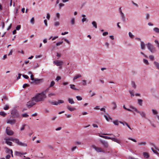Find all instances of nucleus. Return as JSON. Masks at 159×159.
I'll list each match as a JSON object with an SVG mask.
<instances>
[{"mask_svg": "<svg viewBox=\"0 0 159 159\" xmlns=\"http://www.w3.org/2000/svg\"><path fill=\"white\" fill-rule=\"evenodd\" d=\"M46 97L45 94H43V93H38L35 97H33L32 100H34L36 102L43 101Z\"/></svg>", "mask_w": 159, "mask_h": 159, "instance_id": "f257e3e1", "label": "nucleus"}, {"mask_svg": "<svg viewBox=\"0 0 159 159\" xmlns=\"http://www.w3.org/2000/svg\"><path fill=\"white\" fill-rule=\"evenodd\" d=\"M11 141H12L14 142L17 143L18 145L26 147L27 146V144L26 143H22L20 142L19 139H16L13 137H11Z\"/></svg>", "mask_w": 159, "mask_h": 159, "instance_id": "f03ea898", "label": "nucleus"}, {"mask_svg": "<svg viewBox=\"0 0 159 159\" xmlns=\"http://www.w3.org/2000/svg\"><path fill=\"white\" fill-rule=\"evenodd\" d=\"M148 49L152 52L154 53L156 52V49L154 45L148 43L146 44Z\"/></svg>", "mask_w": 159, "mask_h": 159, "instance_id": "7ed1b4c3", "label": "nucleus"}, {"mask_svg": "<svg viewBox=\"0 0 159 159\" xmlns=\"http://www.w3.org/2000/svg\"><path fill=\"white\" fill-rule=\"evenodd\" d=\"M130 108L134 109L137 113L139 114L142 117L144 118L146 117V114L144 112L139 111L136 108L132 106H130Z\"/></svg>", "mask_w": 159, "mask_h": 159, "instance_id": "20e7f679", "label": "nucleus"}, {"mask_svg": "<svg viewBox=\"0 0 159 159\" xmlns=\"http://www.w3.org/2000/svg\"><path fill=\"white\" fill-rule=\"evenodd\" d=\"M43 82V79H39L35 78V80L30 82L31 84H41Z\"/></svg>", "mask_w": 159, "mask_h": 159, "instance_id": "39448f33", "label": "nucleus"}, {"mask_svg": "<svg viewBox=\"0 0 159 159\" xmlns=\"http://www.w3.org/2000/svg\"><path fill=\"white\" fill-rule=\"evenodd\" d=\"M11 114L12 115V116L14 117H19V114L18 113L17 110L14 109L12 110Z\"/></svg>", "mask_w": 159, "mask_h": 159, "instance_id": "423d86ee", "label": "nucleus"}, {"mask_svg": "<svg viewBox=\"0 0 159 159\" xmlns=\"http://www.w3.org/2000/svg\"><path fill=\"white\" fill-rule=\"evenodd\" d=\"M35 103L32 101H30L27 102L26 104L27 107L29 108H30L32 107L35 104Z\"/></svg>", "mask_w": 159, "mask_h": 159, "instance_id": "0eeeda50", "label": "nucleus"}, {"mask_svg": "<svg viewBox=\"0 0 159 159\" xmlns=\"http://www.w3.org/2000/svg\"><path fill=\"white\" fill-rule=\"evenodd\" d=\"M92 147L98 152H104V151L100 148L96 147L95 145H92Z\"/></svg>", "mask_w": 159, "mask_h": 159, "instance_id": "6e6552de", "label": "nucleus"}, {"mask_svg": "<svg viewBox=\"0 0 159 159\" xmlns=\"http://www.w3.org/2000/svg\"><path fill=\"white\" fill-rule=\"evenodd\" d=\"M53 63L57 66H60L63 64V62L62 61L56 60L54 61Z\"/></svg>", "mask_w": 159, "mask_h": 159, "instance_id": "1a4fd4ad", "label": "nucleus"}, {"mask_svg": "<svg viewBox=\"0 0 159 159\" xmlns=\"http://www.w3.org/2000/svg\"><path fill=\"white\" fill-rule=\"evenodd\" d=\"M101 143L102 144L105 148H107L108 147V144L107 142L103 140H101Z\"/></svg>", "mask_w": 159, "mask_h": 159, "instance_id": "9d476101", "label": "nucleus"}, {"mask_svg": "<svg viewBox=\"0 0 159 159\" xmlns=\"http://www.w3.org/2000/svg\"><path fill=\"white\" fill-rule=\"evenodd\" d=\"M140 46L141 49L144 50L145 49V44L143 42L141 41Z\"/></svg>", "mask_w": 159, "mask_h": 159, "instance_id": "9b49d317", "label": "nucleus"}, {"mask_svg": "<svg viewBox=\"0 0 159 159\" xmlns=\"http://www.w3.org/2000/svg\"><path fill=\"white\" fill-rule=\"evenodd\" d=\"M111 140H112L113 141L116 142L119 144H120L121 143V142L117 138H111Z\"/></svg>", "mask_w": 159, "mask_h": 159, "instance_id": "f8f14e48", "label": "nucleus"}, {"mask_svg": "<svg viewBox=\"0 0 159 159\" xmlns=\"http://www.w3.org/2000/svg\"><path fill=\"white\" fill-rule=\"evenodd\" d=\"M67 109L69 111H72L75 110V108L72 107L70 105H68L67 106Z\"/></svg>", "mask_w": 159, "mask_h": 159, "instance_id": "ddd939ff", "label": "nucleus"}, {"mask_svg": "<svg viewBox=\"0 0 159 159\" xmlns=\"http://www.w3.org/2000/svg\"><path fill=\"white\" fill-rule=\"evenodd\" d=\"M143 156L144 157L146 158H149L150 156L149 154L147 152H143Z\"/></svg>", "mask_w": 159, "mask_h": 159, "instance_id": "4468645a", "label": "nucleus"}, {"mask_svg": "<svg viewBox=\"0 0 159 159\" xmlns=\"http://www.w3.org/2000/svg\"><path fill=\"white\" fill-rule=\"evenodd\" d=\"M70 88L74 90H79V89L76 88L74 84H70Z\"/></svg>", "mask_w": 159, "mask_h": 159, "instance_id": "2eb2a0df", "label": "nucleus"}, {"mask_svg": "<svg viewBox=\"0 0 159 159\" xmlns=\"http://www.w3.org/2000/svg\"><path fill=\"white\" fill-rule=\"evenodd\" d=\"M6 131L7 134L9 135H10V128L9 127H7V128Z\"/></svg>", "mask_w": 159, "mask_h": 159, "instance_id": "dca6fc26", "label": "nucleus"}, {"mask_svg": "<svg viewBox=\"0 0 159 159\" xmlns=\"http://www.w3.org/2000/svg\"><path fill=\"white\" fill-rule=\"evenodd\" d=\"M5 140H6V143L10 145V138H6Z\"/></svg>", "mask_w": 159, "mask_h": 159, "instance_id": "f3484780", "label": "nucleus"}, {"mask_svg": "<svg viewBox=\"0 0 159 159\" xmlns=\"http://www.w3.org/2000/svg\"><path fill=\"white\" fill-rule=\"evenodd\" d=\"M120 15H121V16L122 18V20L123 21V22H124V23H125L126 21V20H125L126 18H125V16L124 14H121Z\"/></svg>", "mask_w": 159, "mask_h": 159, "instance_id": "a211bd4d", "label": "nucleus"}, {"mask_svg": "<svg viewBox=\"0 0 159 159\" xmlns=\"http://www.w3.org/2000/svg\"><path fill=\"white\" fill-rule=\"evenodd\" d=\"M48 102L51 103L52 104L54 105H57L59 104L58 102H52L50 100L48 101Z\"/></svg>", "mask_w": 159, "mask_h": 159, "instance_id": "6ab92c4d", "label": "nucleus"}, {"mask_svg": "<svg viewBox=\"0 0 159 159\" xmlns=\"http://www.w3.org/2000/svg\"><path fill=\"white\" fill-rule=\"evenodd\" d=\"M68 101L71 104H73L75 103L73 99L72 98H69L68 99Z\"/></svg>", "mask_w": 159, "mask_h": 159, "instance_id": "aec40b11", "label": "nucleus"}, {"mask_svg": "<svg viewBox=\"0 0 159 159\" xmlns=\"http://www.w3.org/2000/svg\"><path fill=\"white\" fill-rule=\"evenodd\" d=\"M154 63L157 67V68L159 70V63L156 61H154Z\"/></svg>", "mask_w": 159, "mask_h": 159, "instance_id": "412c9836", "label": "nucleus"}, {"mask_svg": "<svg viewBox=\"0 0 159 159\" xmlns=\"http://www.w3.org/2000/svg\"><path fill=\"white\" fill-rule=\"evenodd\" d=\"M81 77V75L78 74L74 77L73 79V80L74 81L75 80H76L77 79H78V78Z\"/></svg>", "mask_w": 159, "mask_h": 159, "instance_id": "4be33fe9", "label": "nucleus"}, {"mask_svg": "<svg viewBox=\"0 0 159 159\" xmlns=\"http://www.w3.org/2000/svg\"><path fill=\"white\" fill-rule=\"evenodd\" d=\"M92 24L95 28H97V23L95 21H93L92 23Z\"/></svg>", "mask_w": 159, "mask_h": 159, "instance_id": "5701e85b", "label": "nucleus"}, {"mask_svg": "<svg viewBox=\"0 0 159 159\" xmlns=\"http://www.w3.org/2000/svg\"><path fill=\"white\" fill-rule=\"evenodd\" d=\"M15 155L17 156H22V152L16 151L15 152Z\"/></svg>", "mask_w": 159, "mask_h": 159, "instance_id": "b1692460", "label": "nucleus"}, {"mask_svg": "<svg viewBox=\"0 0 159 159\" xmlns=\"http://www.w3.org/2000/svg\"><path fill=\"white\" fill-rule=\"evenodd\" d=\"M7 114L4 112V111H2L0 112V115L3 117H5L6 115Z\"/></svg>", "mask_w": 159, "mask_h": 159, "instance_id": "393cba45", "label": "nucleus"}, {"mask_svg": "<svg viewBox=\"0 0 159 159\" xmlns=\"http://www.w3.org/2000/svg\"><path fill=\"white\" fill-rule=\"evenodd\" d=\"M151 149L154 153L156 154L158 156H159V153L157 151L154 150L153 148H152Z\"/></svg>", "mask_w": 159, "mask_h": 159, "instance_id": "a878e982", "label": "nucleus"}, {"mask_svg": "<svg viewBox=\"0 0 159 159\" xmlns=\"http://www.w3.org/2000/svg\"><path fill=\"white\" fill-rule=\"evenodd\" d=\"M25 126H27L28 128L29 129H30V127L29 126L27 125L26 124H24V125H23V126L20 129V130L21 131H22L23 130H24L25 129Z\"/></svg>", "mask_w": 159, "mask_h": 159, "instance_id": "bb28decb", "label": "nucleus"}, {"mask_svg": "<svg viewBox=\"0 0 159 159\" xmlns=\"http://www.w3.org/2000/svg\"><path fill=\"white\" fill-rule=\"evenodd\" d=\"M153 30L156 33H159V28L157 27H155L154 28Z\"/></svg>", "mask_w": 159, "mask_h": 159, "instance_id": "cd10ccee", "label": "nucleus"}, {"mask_svg": "<svg viewBox=\"0 0 159 159\" xmlns=\"http://www.w3.org/2000/svg\"><path fill=\"white\" fill-rule=\"evenodd\" d=\"M23 117L27 118L29 116V115H28L27 113H25L24 114H23L21 115Z\"/></svg>", "mask_w": 159, "mask_h": 159, "instance_id": "c85d7f7f", "label": "nucleus"}, {"mask_svg": "<svg viewBox=\"0 0 159 159\" xmlns=\"http://www.w3.org/2000/svg\"><path fill=\"white\" fill-rule=\"evenodd\" d=\"M131 85L133 87L134 89H136V86L135 84V83L134 81H131Z\"/></svg>", "mask_w": 159, "mask_h": 159, "instance_id": "c756f323", "label": "nucleus"}, {"mask_svg": "<svg viewBox=\"0 0 159 159\" xmlns=\"http://www.w3.org/2000/svg\"><path fill=\"white\" fill-rule=\"evenodd\" d=\"M112 104L114 105V107L113 108V110L116 109L117 108V105H116V102H113L112 103Z\"/></svg>", "mask_w": 159, "mask_h": 159, "instance_id": "7c9ffc66", "label": "nucleus"}, {"mask_svg": "<svg viewBox=\"0 0 159 159\" xmlns=\"http://www.w3.org/2000/svg\"><path fill=\"white\" fill-rule=\"evenodd\" d=\"M75 19L74 18H73L71 19V23L72 25H73L75 24Z\"/></svg>", "mask_w": 159, "mask_h": 159, "instance_id": "2f4dec72", "label": "nucleus"}, {"mask_svg": "<svg viewBox=\"0 0 159 159\" xmlns=\"http://www.w3.org/2000/svg\"><path fill=\"white\" fill-rule=\"evenodd\" d=\"M143 100L141 99H139L138 100V103L140 106L142 105Z\"/></svg>", "mask_w": 159, "mask_h": 159, "instance_id": "473e14b6", "label": "nucleus"}, {"mask_svg": "<svg viewBox=\"0 0 159 159\" xmlns=\"http://www.w3.org/2000/svg\"><path fill=\"white\" fill-rule=\"evenodd\" d=\"M123 108H124L125 109V110H127V111H130V112H133V111H132V110H131V109H128V108H126L125 107V105H124L123 106Z\"/></svg>", "mask_w": 159, "mask_h": 159, "instance_id": "72a5a7b5", "label": "nucleus"}, {"mask_svg": "<svg viewBox=\"0 0 159 159\" xmlns=\"http://www.w3.org/2000/svg\"><path fill=\"white\" fill-rule=\"evenodd\" d=\"M146 143L145 142H139L138 143V145H146Z\"/></svg>", "mask_w": 159, "mask_h": 159, "instance_id": "f704fd0d", "label": "nucleus"}, {"mask_svg": "<svg viewBox=\"0 0 159 159\" xmlns=\"http://www.w3.org/2000/svg\"><path fill=\"white\" fill-rule=\"evenodd\" d=\"M143 62L146 65H148L149 64V63L148 62V60L145 59H143Z\"/></svg>", "mask_w": 159, "mask_h": 159, "instance_id": "c9c22d12", "label": "nucleus"}, {"mask_svg": "<svg viewBox=\"0 0 159 159\" xmlns=\"http://www.w3.org/2000/svg\"><path fill=\"white\" fill-rule=\"evenodd\" d=\"M30 22L32 24H34V17H33L31 18L30 20Z\"/></svg>", "mask_w": 159, "mask_h": 159, "instance_id": "e433bc0d", "label": "nucleus"}, {"mask_svg": "<svg viewBox=\"0 0 159 159\" xmlns=\"http://www.w3.org/2000/svg\"><path fill=\"white\" fill-rule=\"evenodd\" d=\"M119 121L118 120H114L113 123L115 125H119Z\"/></svg>", "mask_w": 159, "mask_h": 159, "instance_id": "4c0bfd02", "label": "nucleus"}, {"mask_svg": "<svg viewBox=\"0 0 159 159\" xmlns=\"http://www.w3.org/2000/svg\"><path fill=\"white\" fill-rule=\"evenodd\" d=\"M129 37L131 38H133L134 37V35L132 34L131 32H129Z\"/></svg>", "mask_w": 159, "mask_h": 159, "instance_id": "58836bf2", "label": "nucleus"}, {"mask_svg": "<svg viewBox=\"0 0 159 159\" xmlns=\"http://www.w3.org/2000/svg\"><path fill=\"white\" fill-rule=\"evenodd\" d=\"M146 20H148L150 18L149 14L148 13H147L146 14Z\"/></svg>", "mask_w": 159, "mask_h": 159, "instance_id": "ea45409f", "label": "nucleus"}, {"mask_svg": "<svg viewBox=\"0 0 159 159\" xmlns=\"http://www.w3.org/2000/svg\"><path fill=\"white\" fill-rule=\"evenodd\" d=\"M16 121L14 119L11 120V125H13L16 123Z\"/></svg>", "mask_w": 159, "mask_h": 159, "instance_id": "a19ab883", "label": "nucleus"}, {"mask_svg": "<svg viewBox=\"0 0 159 159\" xmlns=\"http://www.w3.org/2000/svg\"><path fill=\"white\" fill-rule=\"evenodd\" d=\"M19 8V7H17L16 8L15 11V13L16 15H18V10Z\"/></svg>", "mask_w": 159, "mask_h": 159, "instance_id": "79ce46f5", "label": "nucleus"}, {"mask_svg": "<svg viewBox=\"0 0 159 159\" xmlns=\"http://www.w3.org/2000/svg\"><path fill=\"white\" fill-rule=\"evenodd\" d=\"M63 43V41L62 40L61 41L58 42L56 43V46H58L61 44Z\"/></svg>", "mask_w": 159, "mask_h": 159, "instance_id": "37998d69", "label": "nucleus"}, {"mask_svg": "<svg viewBox=\"0 0 159 159\" xmlns=\"http://www.w3.org/2000/svg\"><path fill=\"white\" fill-rule=\"evenodd\" d=\"M9 106L8 105H6L4 107L3 109L5 110H7L9 109Z\"/></svg>", "mask_w": 159, "mask_h": 159, "instance_id": "c03bdc74", "label": "nucleus"}, {"mask_svg": "<svg viewBox=\"0 0 159 159\" xmlns=\"http://www.w3.org/2000/svg\"><path fill=\"white\" fill-rule=\"evenodd\" d=\"M149 58L152 60L153 61L154 59V57L152 55H150L149 56Z\"/></svg>", "mask_w": 159, "mask_h": 159, "instance_id": "a18cd8bd", "label": "nucleus"}, {"mask_svg": "<svg viewBox=\"0 0 159 159\" xmlns=\"http://www.w3.org/2000/svg\"><path fill=\"white\" fill-rule=\"evenodd\" d=\"M54 26H57L60 25V23L58 21L55 22L54 24Z\"/></svg>", "mask_w": 159, "mask_h": 159, "instance_id": "49530a36", "label": "nucleus"}, {"mask_svg": "<svg viewBox=\"0 0 159 159\" xmlns=\"http://www.w3.org/2000/svg\"><path fill=\"white\" fill-rule=\"evenodd\" d=\"M76 98L78 101H80L82 100V98L79 96H77Z\"/></svg>", "mask_w": 159, "mask_h": 159, "instance_id": "de8ad7c7", "label": "nucleus"}, {"mask_svg": "<svg viewBox=\"0 0 159 159\" xmlns=\"http://www.w3.org/2000/svg\"><path fill=\"white\" fill-rule=\"evenodd\" d=\"M152 112L153 113L154 115H157V114L158 113H157V111L156 110H155L154 109H152Z\"/></svg>", "mask_w": 159, "mask_h": 159, "instance_id": "09e8293b", "label": "nucleus"}, {"mask_svg": "<svg viewBox=\"0 0 159 159\" xmlns=\"http://www.w3.org/2000/svg\"><path fill=\"white\" fill-rule=\"evenodd\" d=\"M31 79L32 80L34 81L35 80V78L34 77V75L31 74L30 75Z\"/></svg>", "mask_w": 159, "mask_h": 159, "instance_id": "8fccbe9b", "label": "nucleus"}, {"mask_svg": "<svg viewBox=\"0 0 159 159\" xmlns=\"http://www.w3.org/2000/svg\"><path fill=\"white\" fill-rule=\"evenodd\" d=\"M64 4L62 3H60L59 4V8L61 9L62 7H63L64 6Z\"/></svg>", "mask_w": 159, "mask_h": 159, "instance_id": "3c124183", "label": "nucleus"}, {"mask_svg": "<svg viewBox=\"0 0 159 159\" xmlns=\"http://www.w3.org/2000/svg\"><path fill=\"white\" fill-rule=\"evenodd\" d=\"M55 84V82L54 81H52L51 82V84L50 85V87L53 86Z\"/></svg>", "mask_w": 159, "mask_h": 159, "instance_id": "603ef678", "label": "nucleus"}, {"mask_svg": "<svg viewBox=\"0 0 159 159\" xmlns=\"http://www.w3.org/2000/svg\"><path fill=\"white\" fill-rule=\"evenodd\" d=\"M48 90H49V89H46L45 90L43 91L42 93H43V94L46 95V93L48 92Z\"/></svg>", "mask_w": 159, "mask_h": 159, "instance_id": "864d4df0", "label": "nucleus"}, {"mask_svg": "<svg viewBox=\"0 0 159 159\" xmlns=\"http://www.w3.org/2000/svg\"><path fill=\"white\" fill-rule=\"evenodd\" d=\"M50 14L49 13H48L47 14V16H46V18H47V19L48 20H49L50 19Z\"/></svg>", "mask_w": 159, "mask_h": 159, "instance_id": "5fc2aeb1", "label": "nucleus"}, {"mask_svg": "<svg viewBox=\"0 0 159 159\" xmlns=\"http://www.w3.org/2000/svg\"><path fill=\"white\" fill-rule=\"evenodd\" d=\"M83 84L84 85H86V80H83L82 81Z\"/></svg>", "mask_w": 159, "mask_h": 159, "instance_id": "6e6d98bb", "label": "nucleus"}, {"mask_svg": "<svg viewBox=\"0 0 159 159\" xmlns=\"http://www.w3.org/2000/svg\"><path fill=\"white\" fill-rule=\"evenodd\" d=\"M21 28V26L20 25H18L16 27V30H20V29Z\"/></svg>", "mask_w": 159, "mask_h": 159, "instance_id": "4d7b16f0", "label": "nucleus"}, {"mask_svg": "<svg viewBox=\"0 0 159 159\" xmlns=\"http://www.w3.org/2000/svg\"><path fill=\"white\" fill-rule=\"evenodd\" d=\"M15 2L12 1V0H11V6L12 5V4L13 3V5L14 7L15 6Z\"/></svg>", "mask_w": 159, "mask_h": 159, "instance_id": "13d9d810", "label": "nucleus"}, {"mask_svg": "<svg viewBox=\"0 0 159 159\" xmlns=\"http://www.w3.org/2000/svg\"><path fill=\"white\" fill-rule=\"evenodd\" d=\"M29 84H25L23 85V87L24 88H25L26 87H29Z\"/></svg>", "mask_w": 159, "mask_h": 159, "instance_id": "bf43d9fd", "label": "nucleus"}, {"mask_svg": "<svg viewBox=\"0 0 159 159\" xmlns=\"http://www.w3.org/2000/svg\"><path fill=\"white\" fill-rule=\"evenodd\" d=\"M128 139H129V140H131L132 141H133L134 142H137V141L136 140L134 139H133V138H128Z\"/></svg>", "mask_w": 159, "mask_h": 159, "instance_id": "052dcab7", "label": "nucleus"}, {"mask_svg": "<svg viewBox=\"0 0 159 159\" xmlns=\"http://www.w3.org/2000/svg\"><path fill=\"white\" fill-rule=\"evenodd\" d=\"M132 4L134 6H136L137 7H139V5L138 4H137V3H135L134 2V1H132Z\"/></svg>", "mask_w": 159, "mask_h": 159, "instance_id": "680f3d73", "label": "nucleus"}, {"mask_svg": "<svg viewBox=\"0 0 159 159\" xmlns=\"http://www.w3.org/2000/svg\"><path fill=\"white\" fill-rule=\"evenodd\" d=\"M22 76L24 78L26 79H28L29 78V76L28 75L24 74Z\"/></svg>", "mask_w": 159, "mask_h": 159, "instance_id": "e2e57ef3", "label": "nucleus"}, {"mask_svg": "<svg viewBox=\"0 0 159 159\" xmlns=\"http://www.w3.org/2000/svg\"><path fill=\"white\" fill-rule=\"evenodd\" d=\"M129 93H130L131 95V96L132 97L134 96V94L132 91H130Z\"/></svg>", "mask_w": 159, "mask_h": 159, "instance_id": "0e129e2a", "label": "nucleus"}, {"mask_svg": "<svg viewBox=\"0 0 159 159\" xmlns=\"http://www.w3.org/2000/svg\"><path fill=\"white\" fill-rule=\"evenodd\" d=\"M61 79V77L60 76H57V77L56 78V80L57 81H58L59 80H60Z\"/></svg>", "mask_w": 159, "mask_h": 159, "instance_id": "69168bd1", "label": "nucleus"}, {"mask_svg": "<svg viewBox=\"0 0 159 159\" xmlns=\"http://www.w3.org/2000/svg\"><path fill=\"white\" fill-rule=\"evenodd\" d=\"M5 149H6V152L7 153L9 152V151L10 150L7 148V147H5L4 148Z\"/></svg>", "mask_w": 159, "mask_h": 159, "instance_id": "338daca9", "label": "nucleus"}, {"mask_svg": "<svg viewBox=\"0 0 159 159\" xmlns=\"http://www.w3.org/2000/svg\"><path fill=\"white\" fill-rule=\"evenodd\" d=\"M108 34V32H103L102 34V35L103 36H106Z\"/></svg>", "mask_w": 159, "mask_h": 159, "instance_id": "774afa93", "label": "nucleus"}]
</instances>
